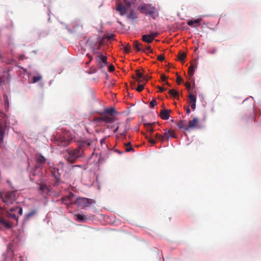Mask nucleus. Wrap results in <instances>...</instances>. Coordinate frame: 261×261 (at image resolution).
I'll return each instance as SVG.
<instances>
[{
	"instance_id": "22",
	"label": "nucleus",
	"mask_w": 261,
	"mask_h": 261,
	"mask_svg": "<svg viewBox=\"0 0 261 261\" xmlns=\"http://www.w3.org/2000/svg\"><path fill=\"white\" fill-rule=\"evenodd\" d=\"M143 45L141 43H139L137 41H136L134 42V48L136 49L137 51H142L143 49Z\"/></svg>"
},
{
	"instance_id": "20",
	"label": "nucleus",
	"mask_w": 261,
	"mask_h": 261,
	"mask_svg": "<svg viewBox=\"0 0 261 261\" xmlns=\"http://www.w3.org/2000/svg\"><path fill=\"white\" fill-rule=\"evenodd\" d=\"M155 123H144L143 124L144 127L146 129V130L150 133V134H152L154 132V129L152 125H154Z\"/></svg>"
},
{
	"instance_id": "24",
	"label": "nucleus",
	"mask_w": 261,
	"mask_h": 261,
	"mask_svg": "<svg viewBox=\"0 0 261 261\" xmlns=\"http://www.w3.org/2000/svg\"><path fill=\"white\" fill-rule=\"evenodd\" d=\"M197 67L196 65H194L192 64L189 67L188 69V75L190 77H192L194 73L195 69Z\"/></svg>"
},
{
	"instance_id": "53",
	"label": "nucleus",
	"mask_w": 261,
	"mask_h": 261,
	"mask_svg": "<svg viewBox=\"0 0 261 261\" xmlns=\"http://www.w3.org/2000/svg\"><path fill=\"white\" fill-rule=\"evenodd\" d=\"M216 52V49L213 51L212 54H214Z\"/></svg>"
},
{
	"instance_id": "9",
	"label": "nucleus",
	"mask_w": 261,
	"mask_h": 261,
	"mask_svg": "<svg viewBox=\"0 0 261 261\" xmlns=\"http://www.w3.org/2000/svg\"><path fill=\"white\" fill-rule=\"evenodd\" d=\"M95 120L99 122H105L107 123H111L114 121V118L113 117L105 113V114L101 115L100 117H97Z\"/></svg>"
},
{
	"instance_id": "18",
	"label": "nucleus",
	"mask_w": 261,
	"mask_h": 261,
	"mask_svg": "<svg viewBox=\"0 0 261 261\" xmlns=\"http://www.w3.org/2000/svg\"><path fill=\"white\" fill-rule=\"evenodd\" d=\"M177 125L180 129H184L186 130H189L188 127V124L187 123L186 120H181L179 121H178L177 123Z\"/></svg>"
},
{
	"instance_id": "48",
	"label": "nucleus",
	"mask_w": 261,
	"mask_h": 261,
	"mask_svg": "<svg viewBox=\"0 0 261 261\" xmlns=\"http://www.w3.org/2000/svg\"><path fill=\"white\" fill-rule=\"evenodd\" d=\"M114 35H113V34L110 35H109V36H108L107 37V39H108V40L112 39H113V38H114Z\"/></svg>"
},
{
	"instance_id": "17",
	"label": "nucleus",
	"mask_w": 261,
	"mask_h": 261,
	"mask_svg": "<svg viewBox=\"0 0 261 261\" xmlns=\"http://www.w3.org/2000/svg\"><path fill=\"white\" fill-rule=\"evenodd\" d=\"M0 224L6 228H11L12 227V224L6 220L4 218L0 217Z\"/></svg>"
},
{
	"instance_id": "28",
	"label": "nucleus",
	"mask_w": 261,
	"mask_h": 261,
	"mask_svg": "<svg viewBox=\"0 0 261 261\" xmlns=\"http://www.w3.org/2000/svg\"><path fill=\"white\" fill-rule=\"evenodd\" d=\"M142 51L148 54V53H152V50L150 46H148V45L146 46H143Z\"/></svg>"
},
{
	"instance_id": "50",
	"label": "nucleus",
	"mask_w": 261,
	"mask_h": 261,
	"mask_svg": "<svg viewBox=\"0 0 261 261\" xmlns=\"http://www.w3.org/2000/svg\"><path fill=\"white\" fill-rule=\"evenodd\" d=\"M158 88H159V91H160V92H164V91H165V88H162V87H159V86H158Z\"/></svg>"
},
{
	"instance_id": "43",
	"label": "nucleus",
	"mask_w": 261,
	"mask_h": 261,
	"mask_svg": "<svg viewBox=\"0 0 261 261\" xmlns=\"http://www.w3.org/2000/svg\"><path fill=\"white\" fill-rule=\"evenodd\" d=\"M114 69L115 67L112 64H111L109 66V71L110 72H113L114 70Z\"/></svg>"
},
{
	"instance_id": "2",
	"label": "nucleus",
	"mask_w": 261,
	"mask_h": 261,
	"mask_svg": "<svg viewBox=\"0 0 261 261\" xmlns=\"http://www.w3.org/2000/svg\"><path fill=\"white\" fill-rule=\"evenodd\" d=\"M138 10L141 13L149 15L153 19H155L159 16L156 8L149 4H141L138 7Z\"/></svg>"
},
{
	"instance_id": "49",
	"label": "nucleus",
	"mask_w": 261,
	"mask_h": 261,
	"mask_svg": "<svg viewBox=\"0 0 261 261\" xmlns=\"http://www.w3.org/2000/svg\"><path fill=\"white\" fill-rule=\"evenodd\" d=\"M192 109L194 110L196 108V103H193L190 105Z\"/></svg>"
},
{
	"instance_id": "36",
	"label": "nucleus",
	"mask_w": 261,
	"mask_h": 261,
	"mask_svg": "<svg viewBox=\"0 0 261 261\" xmlns=\"http://www.w3.org/2000/svg\"><path fill=\"white\" fill-rule=\"evenodd\" d=\"M156 105L157 101L155 99H152V100L149 103L150 107L151 108H153Z\"/></svg>"
},
{
	"instance_id": "8",
	"label": "nucleus",
	"mask_w": 261,
	"mask_h": 261,
	"mask_svg": "<svg viewBox=\"0 0 261 261\" xmlns=\"http://www.w3.org/2000/svg\"><path fill=\"white\" fill-rule=\"evenodd\" d=\"M16 211L18 212V215H21L22 214V208L19 206H15L14 207L11 208L10 210V212H7V217L14 220H17L18 216H17L15 214L13 213Z\"/></svg>"
},
{
	"instance_id": "38",
	"label": "nucleus",
	"mask_w": 261,
	"mask_h": 261,
	"mask_svg": "<svg viewBox=\"0 0 261 261\" xmlns=\"http://www.w3.org/2000/svg\"><path fill=\"white\" fill-rule=\"evenodd\" d=\"M146 137H147V138H148V141H149L150 143H151V144H155L156 142H155V141L154 139H153L152 138H151L150 137H149L148 138V137L147 136Z\"/></svg>"
},
{
	"instance_id": "34",
	"label": "nucleus",
	"mask_w": 261,
	"mask_h": 261,
	"mask_svg": "<svg viewBox=\"0 0 261 261\" xmlns=\"http://www.w3.org/2000/svg\"><path fill=\"white\" fill-rule=\"evenodd\" d=\"M155 138L161 141H164V140H165V137L164 136V135H162L158 133L155 134Z\"/></svg>"
},
{
	"instance_id": "25",
	"label": "nucleus",
	"mask_w": 261,
	"mask_h": 261,
	"mask_svg": "<svg viewBox=\"0 0 261 261\" xmlns=\"http://www.w3.org/2000/svg\"><path fill=\"white\" fill-rule=\"evenodd\" d=\"M105 112L106 114L113 117V115L116 113V111L114 108H111L110 109L106 110Z\"/></svg>"
},
{
	"instance_id": "26",
	"label": "nucleus",
	"mask_w": 261,
	"mask_h": 261,
	"mask_svg": "<svg viewBox=\"0 0 261 261\" xmlns=\"http://www.w3.org/2000/svg\"><path fill=\"white\" fill-rule=\"evenodd\" d=\"M188 98L189 99V103L190 105L193 103H196L197 98L195 95L190 93L188 96Z\"/></svg>"
},
{
	"instance_id": "30",
	"label": "nucleus",
	"mask_w": 261,
	"mask_h": 261,
	"mask_svg": "<svg viewBox=\"0 0 261 261\" xmlns=\"http://www.w3.org/2000/svg\"><path fill=\"white\" fill-rule=\"evenodd\" d=\"M169 93L172 96L174 97V98H177L178 97V92L174 89L170 90Z\"/></svg>"
},
{
	"instance_id": "42",
	"label": "nucleus",
	"mask_w": 261,
	"mask_h": 261,
	"mask_svg": "<svg viewBox=\"0 0 261 261\" xmlns=\"http://www.w3.org/2000/svg\"><path fill=\"white\" fill-rule=\"evenodd\" d=\"M150 37L152 38L153 40L154 39V38L158 35V34L157 33H152L150 34H149Z\"/></svg>"
},
{
	"instance_id": "27",
	"label": "nucleus",
	"mask_w": 261,
	"mask_h": 261,
	"mask_svg": "<svg viewBox=\"0 0 261 261\" xmlns=\"http://www.w3.org/2000/svg\"><path fill=\"white\" fill-rule=\"evenodd\" d=\"M37 213V211L36 210H32L25 215V217L27 219H30V218L35 216Z\"/></svg>"
},
{
	"instance_id": "11",
	"label": "nucleus",
	"mask_w": 261,
	"mask_h": 261,
	"mask_svg": "<svg viewBox=\"0 0 261 261\" xmlns=\"http://www.w3.org/2000/svg\"><path fill=\"white\" fill-rule=\"evenodd\" d=\"M132 79H136L139 83L144 82V81L147 82L148 81V79L145 78L140 70H136V77L132 75Z\"/></svg>"
},
{
	"instance_id": "52",
	"label": "nucleus",
	"mask_w": 261,
	"mask_h": 261,
	"mask_svg": "<svg viewBox=\"0 0 261 261\" xmlns=\"http://www.w3.org/2000/svg\"><path fill=\"white\" fill-rule=\"evenodd\" d=\"M191 112V110L190 109V108H189V107H187V109H186V112L187 114H189Z\"/></svg>"
},
{
	"instance_id": "12",
	"label": "nucleus",
	"mask_w": 261,
	"mask_h": 261,
	"mask_svg": "<svg viewBox=\"0 0 261 261\" xmlns=\"http://www.w3.org/2000/svg\"><path fill=\"white\" fill-rule=\"evenodd\" d=\"M164 136L165 137V140L168 141L170 137L176 138V136L175 135V131L173 129L165 130L164 133Z\"/></svg>"
},
{
	"instance_id": "45",
	"label": "nucleus",
	"mask_w": 261,
	"mask_h": 261,
	"mask_svg": "<svg viewBox=\"0 0 261 261\" xmlns=\"http://www.w3.org/2000/svg\"><path fill=\"white\" fill-rule=\"evenodd\" d=\"M132 20H134L138 18V16L132 11Z\"/></svg>"
},
{
	"instance_id": "19",
	"label": "nucleus",
	"mask_w": 261,
	"mask_h": 261,
	"mask_svg": "<svg viewBox=\"0 0 261 261\" xmlns=\"http://www.w3.org/2000/svg\"><path fill=\"white\" fill-rule=\"evenodd\" d=\"M201 19L198 18L195 20H190L187 22L188 25L192 27H197L199 25Z\"/></svg>"
},
{
	"instance_id": "14",
	"label": "nucleus",
	"mask_w": 261,
	"mask_h": 261,
	"mask_svg": "<svg viewBox=\"0 0 261 261\" xmlns=\"http://www.w3.org/2000/svg\"><path fill=\"white\" fill-rule=\"evenodd\" d=\"M73 217L74 220L79 222H85L87 220V218L85 215L75 214Z\"/></svg>"
},
{
	"instance_id": "39",
	"label": "nucleus",
	"mask_w": 261,
	"mask_h": 261,
	"mask_svg": "<svg viewBox=\"0 0 261 261\" xmlns=\"http://www.w3.org/2000/svg\"><path fill=\"white\" fill-rule=\"evenodd\" d=\"M67 197V198H69V200L71 201L72 199L74 197V195L72 193L70 192Z\"/></svg>"
},
{
	"instance_id": "41",
	"label": "nucleus",
	"mask_w": 261,
	"mask_h": 261,
	"mask_svg": "<svg viewBox=\"0 0 261 261\" xmlns=\"http://www.w3.org/2000/svg\"><path fill=\"white\" fill-rule=\"evenodd\" d=\"M123 49H124V53L126 54H128L130 51V48L128 45H127V46H126V47H124Z\"/></svg>"
},
{
	"instance_id": "33",
	"label": "nucleus",
	"mask_w": 261,
	"mask_h": 261,
	"mask_svg": "<svg viewBox=\"0 0 261 261\" xmlns=\"http://www.w3.org/2000/svg\"><path fill=\"white\" fill-rule=\"evenodd\" d=\"M186 57V54L184 52H179L178 54V59L180 61H182Z\"/></svg>"
},
{
	"instance_id": "16",
	"label": "nucleus",
	"mask_w": 261,
	"mask_h": 261,
	"mask_svg": "<svg viewBox=\"0 0 261 261\" xmlns=\"http://www.w3.org/2000/svg\"><path fill=\"white\" fill-rule=\"evenodd\" d=\"M170 110L167 109H163L160 112V117L163 120H168L170 117Z\"/></svg>"
},
{
	"instance_id": "32",
	"label": "nucleus",
	"mask_w": 261,
	"mask_h": 261,
	"mask_svg": "<svg viewBox=\"0 0 261 261\" xmlns=\"http://www.w3.org/2000/svg\"><path fill=\"white\" fill-rule=\"evenodd\" d=\"M61 200H62V203L68 205V202H70L71 204H73L72 203H73V202H71V201H69V198H67V196L63 197V198H62Z\"/></svg>"
},
{
	"instance_id": "15",
	"label": "nucleus",
	"mask_w": 261,
	"mask_h": 261,
	"mask_svg": "<svg viewBox=\"0 0 261 261\" xmlns=\"http://www.w3.org/2000/svg\"><path fill=\"white\" fill-rule=\"evenodd\" d=\"M51 175L55 178L57 182H59L60 179V173L59 172V169L57 168L54 167L51 169Z\"/></svg>"
},
{
	"instance_id": "10",
	"label": "nucleus",
	"mask_w": 261,
	"mask_h": 261,
	"mask_svg": "<svg viewBox=\"0 0 261 261\" xmlns=\"http://www.w3.org/2000/svg\"><path fill=\"white\" fill-rule=\"evenodd\" d=\"M36 161L37 164L36 168H41L46 162V159L41 154H37L36 155Z\"/></svg>"
},
{
	"instance_id": "58",
	"label": "nucleus",
	"mask_w": 261,
	"mask_h": 261,
	"mask_svg": "<svg viewBox=\"0 0 261 261\" xmlns=\"http://www.w3.org/2000/svg\"><path fill=\"white\" fill-rule=\"evenodd\" d=\"M166 84L169 85V83L168 82L166 83Z\"/></svg>"
},
{
	"instance_id": "4",
	"label": "nucleus",
	"mask_w": 261,
	"mask_h": 261,
	"mask_svg": "<svg viewBox=\"0 0 261 261\" xmlns=\"http://www.w3.org/2000/svg\"><path fill=\"white\" fill-rule=\"evenodd\" d=\"M0 197L4 202L8 205L13 204L16 200V191H10L1 193Z\"/></svg>"
},
{
	"instance_id": "13",
	"label": "nucleus",
	"mask_w": 261,
	"mask_h": 261,
	"mask_svg": "<svg viewBox=\"0 0 261 261\" xmlns=\"http://www.w3.org/2000/svg\"><path fill=\"white\" fill-rule=\"evenodd\" d=\"M199 119L196 117H194L192 120L189 122L188 127L189 129L196 128L198 127Z\"/></svg>"
},
{
	"instance_id": "51",
	"label": "nucleus",
	"mask_w": 261,
	"mask_h": 261,
	"mask_svg": "<svg viewBox=\"0 0 261 261\" xmlns=\"http://www.w3.org/2000/svg\"><path fill=\"white\" fill-rule=\"evenodd\" d=\"M25 58V56L23 55H20L19 57V59L20 60H23Z\"/></svg>"
},
{
	"instance_id": "31",
	"label": "nucleus",
	"mask_w": 261,
	"mask_h": 261,
	"mask_svg": "<svg viewBox=\"0 0 261 261\" xmlns=\"http://www.w3.org/2000/svg\"><path fill=\"white\" fill-rule=\"evenodd\" d=\"M4 135L5 130L1 126H0V143L3 142Z\"/></svg>"
},
{
	"instance_id": "40",
	"label": "nucleus",
	"mask_w": 261,
	"mask_h": 261,
	"mask_svg": "<svg viewBox=\"0 0 261 261\" xmlns=\"http://www.w3.org/2000/svg\"><path fill=\"white\" fill-rule=\"evenodd\" d=\"M157 59L160 61H163L164 60L165 57H164V55H159V56H158Z\"/></svg>"
},
{
	"instance_id": "57",
	"label": "nucleus",
	"mask_w": 261,
	"mask_h": 261,
	"mask_svg": "<svg viewBox=\"0 0 261 261\" xmlns=\"http://www.w3.org/2000/svg\"><path fill=\"white\" fill-rule=\"evenodd\" d=\"M0 114H2V112L0 110Z\"/></svg>"
},
{
	"instance_id": "35",
	"label": "nucleus",
	"mask_w": 261,
	"mask_h": 261,
	"mask_svg": "<svg viewBox=\"0 0 261 261\" xmlns=\"http://www.w3.org/2000/svg\"><path fill=\"white\" fill-rule=\"evenodd\" d=\"M146 82L144 81V82H142L143 84H139V86H138V87L137 88L136 90L138 92L142 91L143 90V89L144 88V85Z\"/></svg>"
},
{
	"instance_id": "54",
	"label": "nucleus",
	"mask_w": 261,
	"mask_h": 261,
	"mask_svg": "<svg viewBox=\"0 0 261 261\" xmlns=\"http://www.w3.org/2000/svg\"><path fill=\"white\" fill-rule=\"evenodd\" d=\"M7 182L9 184H11V182L9 181V180H7Z\"/></svg>"
},
{
	"instance_id": "21",
	"label": "nucleus",
	"mask_w": 261,
	"mask_h": 261,
	"mask_svg": "<svg viewBox=\"0 0 261 261\" xmlns=\"http://www.w3.org/2000/svg\"><path fill=\"white\" fill-rule=\"evenodd\" d=\"M39 190L41 192V193H47L48 192V189L45 184L43 183H41L40 184H39Z\"/></svg>"
},
{
	"instance_id": "3",
	"label": "nucleus",
	"mask_w": 261,
	"mask_h": 261,
	"mask_svg": "<svg viewBox=\"0 0 261 261\" xmlns=\"http://www.w3.org/2000/svg\"><path fill=\"white\" fill-rule=\"evenodd\" d=\"M116 10L121 15H124L130 7V0H116Z\"/></svg>"
},
{
	"instance_id": "44",
	"label": "nucleus",
	"mask_w": 261,
	"mask_h": 261,
	"mask_svg": "<svg viewBox=\"0 0 261 261\" xmlns=\"http://www.w3.org/2000/svg\"><path fill=\"white\" fill-rule=\"evenodd\" d=\"M182 79L180 76H178L177 77L176 82H177V84H180V83L182 82Z\"/></svg>"
},
{
	"instance_id": "5",
	"label": "nucleus",
	"mask_w": 261,
	"mask_h": 261,
	"mask_svg": "<svg viewBox=\"0 0 261 261\" xmlns=\"http://www.w3.org/2000/svg\"><path fill=\"white\" fill-rule=\"evenodd\" d=\"M94 203V200L92 199L79 197L77 198L75 201L72 203L73 204H77L79 207H81L82 208H84L86 207L90 206L92 204Z\"/></svg>"
},
{
	"instance_id": "55",
	"label": "nucleus",
	"mask_w": 261,
	"mask_h": 261,
	"mask_svg": "<svg viewBox=\"0 0 261 261\" xmlns=\"http://www.w3.org/2000/svg\"><path fill=\"white\" fill-rule=\"evenodd\" d=\"M131 149H132V151H133V150H134V149H133V147H132V146Z\"/></svg>"
},
{
	"instance_id": "23",
	"label": "nucleus",
	"mask_w": 261,
	"mask_h": 261,
	"mask_svg": "<svg viewBox=\"0 0 261 261\" xmlns=\"http://www.w3.org/2000/svg\"><path fill=\"white\" fill-rule=\"evenodd\" d=\"M142 40L147 43H150L152 42L153 39L149 35H144L142 37Z\"/></svg>"
},
{
	"instance_id": "6",
	"label": "nucleus",
	"mask_w": 261,
	"mask_h": 261,
	"mask_svg": "<svg viewBox=\"0 0 261 261\" xmlns=\"http://www.w3.org/2000/svg\"><path fill=\"white\" fill-rule=\"evenodd\" d=\"M95 59L98 66L100 69L103 68L108 64L107 57L99 53H97Z\"/></svg>"
},
{
	"instance_id": "46",
	"label": "nucleus",
	"mask_w": 261,
	"mask_h": 261,
	"mask_svg": "<svg viewBox=\"0 0 261 261\" xmlns=\"http://www.w3.org/2000/svg\"><path fill=\"white\" fill-rule=\"evenodd\" d=\"M161 78L162 81H165L167 80V77L165 74H162Z\"/></svg>"
},
{
	"instance_id": "56",
	"label": "nucleus",
	"mask_w": 261,
	"mask_h": 261,
	"mask_svg": "<svg viewBox=\"0 0 261 261\" xmlns=\"http://www.w3.org/2000/svg\"><path fill=\"white\" fill-rule=\"evenodd\" d=\"M117 152H118L119 153H120V154L121 153L120 151H118V150L117 151Z\"/></svg>"
},
{
	"instance_id": "7",
	"label": "nucleus",
	"mask_w": 261,
	"mask_h": 261,
	"mask_svg": "<svg viewBox=\"0 0 261 261\" xmlns=\"http://www.w3.org/2000/svg\"><path fill=\"white\" fill-rule=\"evenodd\" d=\"M71 139L66 137V134H63L57 137L55 142L59 146H66L69 144Z\"/></svg>"
},
{
	"instance_id": "37",
	"label": "nucleus",
	"mask_w": 261,
	"mask_h": 261,
	"mask_svg": "<svg viewBox=\"0 0 261 261\" xmlns=\"http://www.w3.org/2000/svg\"><path fill=\"white\" fill-rule=\"evenodd\" d=\"M125 151H130V142H128L126 144Z\"/></svg>"
},
{
	"instance_id": "47",
	"label": "nucleus",
	"mask_w": 261,
	"mask_h": 261,
	"mask_svg": "<svg viewBox=\"0 0 261 261\" xmlns=\"http://www.w3.org/2000/svg\"><path fill=\"white\" fill-rule=\"evenodd\" d=\"M185 86L188 90H189L191 88V84L189 82H186L185 83Z\"/></svg>"
},
{
	"instance_id": "1",
	"label": "nucleus",
	"mask_w": 261,
	"mask_h": 261,
	"mask_svg": "<svg viewBox=\"0 0 261 261\" xmlns=\"http://www.w3.org/2000/svg\"><path fill=\"white\" fill-rule=\"evenodd\" d=\"M92 141L90 140H83L79 142L76 148H69L66 150V160L70 163H74L76 160L83 156L85 149L90 146Z\"/></svg>"
},
{
	"instance_id": "29",
	"label": "nucleus",
	"mask_w": 261,
	"mask_h": 261,
	"mask_svg": "<svg viewBox=\"0 0 261 261\" xmlns=\"http://www.w3.org/2000/svg\"><path fill=\"white\" fill-rule=\"evenodd\" d=\"M42 78V76L41 75H40V74H38L36 76H34L33 77V82H32V83H37L38 82H39L40 80H41Z\"/></svg>"
}]
</instances>
